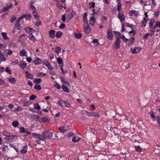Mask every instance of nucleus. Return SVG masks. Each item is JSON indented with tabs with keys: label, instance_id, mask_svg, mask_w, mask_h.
<instances>
[{
	"label": "nucleus",
	"instance_id": "1",
	"mask_svg": "<svg viewBox=\"0 0 160 160\" xmlns=\"http://www.w3.org/2000/svg\"><path fill=\"white\" fill-rule=\"evenodd\" d=\"M42 135L43 138L42 140L44 141L46 138H50L52 137V132L50 131L45 130L42 133Z\"/></svg>",
	"mask_w": 160,
	"mask_h": 160
},
{
	"label": "nucleus",
	"instance_id": "2",
	"mask_svg": "<svg viewBox=\"0 0 160 160\" xmlns=\"http://www.w3.org/2000/svg\"><path fill=\"white\" fill-rule=\"evenodd\" d=\"M17 138L16 136L13 135L12 134L8 137H5L4 138V140L9 142H12L14 141V140H16Z\"/></svg>",
	"mask_w": 160,
	"mask_h": 160
},
{
	"label": "nucleus",
	"instance_id": "3",
	"mask_svg": "<svg viewBox=\"0 0 160 160\" xmlns=\"http://www.w3.org/2000/svg\"><path fill=\"white\" fill-rule=\"evenodd\" d=\"M65 1L66 0H61L60 1H59L56 3V5L60 9L65 8Z\"/></svg>",
	"mask_w": 160,
	"mask_h": 160
},
{
	"label": "nucleus",
	"instance_id": "4",
	"mask_svg": "<svg viewBox=\"0 0 160 160\" xmlns=\"http://www.w3.org/2000/svg\"><path fill=\"white\" fill-rule=\"evenodd\" d=\"M107 38L110 40H111L113 38L112 31L110 29H108L107 31Z\"/></svg>",
	"mask_w": 160,
	"mask_h": 160
},
{
	"label": "nucleus",
	"instance_id": "5",
	"mask_svg": "<svg viewBox=\"0 0 160 160\" xmlns=\"http://www.w3.org/2000/svg\"><path fill=\"white\" fill-rule=\"evenodd\" d=\"M19 55L22 57H27V51L25 49H22L19 52Z\"/></svg>",
	"mask_w": 160,
	"mask_h": 160
},
{
	"label": "nucleus",
	"instance_id": "6",
	"mask_svg": "<svg viewBox=\"0 0 160 160\" xmlns=\"http://www.w3.org/2000/svg\"><path fill=\"white\" fill-rule=\"evenodd\" d=\"M145 17L144 18L143 21L142 22L141 24L142 26L144 27L146 26V24L148 21V16L146 12L145 13Z\"/></svg>",
	"mask_w": 160,
	"mask_h": 160
},
{
	"label": "nucleus",
	"instance_id": "7",
	"mask_svg": "<svg viewBox=\"0 0 160 160\" xmlns=\"http://www.w3.org/2000/svg\"><path fill=\"white\" fill-rule=\"evenodd\" d=\"M32 136L34 138L39 139L41 140H42L43 138L42 135H41L38 133H33L32 134Z\"/></svg>",
	"mask_w": 160,
	"mask_h": 160
},
{
	"label": "nucleus",
	"instance_id": "8",
	"mask_svg": "<svg viewBox=\"0 0 160 160\" xmlns=\"http://www.w3.org/2000/svg\"><path fill=\"white\" fill-rule=\"evenodd\" d=\"M142 48L140 47H137L134 49L131 48V52L133 54L137 53L139 52L141 50Z\"/></svg>",
	"mask_w": 160,
	"mask_h": 160
},
{
	"label": "nucleus",
	"instance_id": "9",
	"mask_svg": "<svg viewBox=\"0 0 160 160\" xmlns=\"http://www.w3.org/2000/svg\"><path fill=\"white\" fill-rule=\"evenodd\" d=\"M60 79L61 81L62 82V84H66L67 86H70V84L68 82V81L66 80L64 77H60Z\"/></svg>",
	"mask_w": 160,
	"mask_h": 160
},
{
	"label": "nucleus",
	"instance_id": "10",
	"mask_svg": "<svg viewBox=\"0 0 160 160\" xmlns=\"http://www.w3.org/2000/svg\"><path fill=\"white\" fill-rule=\"evenodd\" d=\"M33 62L36 65L40 64L42 63V60L40 58H36L33 61Z\"/></svg>",
	"mask_w": 160,
	"mask_h": 160
},
{
	"label": "nucleus",
	"instance_id": "11",
	"mask_svg": "<svg viewBox=\"0 0 160 160\" xmlns=\"http://www.w3.org/2000/svg\"><path fill=\"white\" fill-rule=\"evenodd\" d=\"M85 33L87 34L91 32V28H90L88 24L84 25L83 27Z\"/></svg>",
	"mask_w": 160,
	"mask_h": 160
},
{
	"label": "nucleus",
	"instance_id": "12",
	"mask_svg": "<svg viewBox=\"0 0 160 160\" xmlns=\"http://www.w3.org/2000/svg\"><path fill=\"white\" fill-rule=\"evenodd\" d=\"M87 114L86 115L88 116H98V117H100V115L97 113L95 112H86Z\"/></svg>",
	"mask_w": 160,
	"mask_h": 160
},
{
	"label": "nucleus",
	"instance_id": "13",
	"mask_svg": "<svg viewBox=\"0 0 160 160\" xmlns=\"http://www.w3.org/2000/svg\"><path fill=\"white\" fill-rule=\"evenodd\" d=\"M120 40L119 38H117L115 42V48L116 49H118L120 47Z\"/></svg>",
	"mask_w": 160,
	"mask_h": 160
},
{
	"label": "nucleus",
	"instance_id": "14",
	"mask_svg": "<svg viewBox=\"0 0 160 160\" xmlns=\"http://www.w3.org/2000/svg\"><path fill=\"white\" fill-rule=\"evenodd\" d=\"M24 30L28 33H30L32 32H34L35 30L33 29L32 28H29V27H27L24 29Z\"/></svg>",
	"mask_w": 160,
	"mask_h": 160
},
{
	"label": "nucleus",
	"instance_id": "15",
	"mask_svg": "<svg viewBox=\"0 0 160 160\" xmlns=\"http://www.w3.org/2000/svg\"><path fill=\"white\" fill-rule=\"evenodd\" d=\"M62 90L64 92L67 93H69L70 92V90L64 84H63L62 85Z\"/></svg>",
	"mask_w": 160,
	"mask_h": 160
},
{
	"label": "nucleus",
	"instance_id": "16",
	"mask_svg": "<svg viewBox=\"0 0 160 160\" xmlns=\"http://www.w3.org/2000/svg\"><path fill=\"white\" fill-rule=\"evenodd\" d=\"M28 147V146L27 145L23 146L20 152L23 153H26L27 152Z\"/></svg>",
	"mask_w": 160,
	"mask_h": 160
},
{
	"label": "nucleus",
	"instance_id": "17",
	"mask_svg": "<svg viewBox=\"0 0 160 160\" xmlns=\"http://www.w3.org/2000/svg\"><path fill=\"white\" fill-rule=\"evenodd\" d=\"M90 24L92 25H95L96 19L95 18L93 17L91 18L89 20Z\"/></svg>",
	"mask_w": 160,
	"mask_h": 160
},
{
	"label": "nucleus",
	"instance_id": "18",
	"mask_svg": "<svg viewBox=\"0 0 160 160\" xmlns=\"http://www.w3.org/2000/svg\"><path fill=\"white\" fill-rule=\"evenodd\" d=\"M25 73L26 74V77L27 78L32 79H33V76L30 73H29L28 71H25Z\"/></svg>",
	"mask_w": 160,
	"mask_h": 160
},
{
	"label": "nucleus",
	"instance_id": "19",
	"mask_svg": "<svg viewBox=\"0 0 160 160\" xmlns=\"http://www.w3.org/2000/svg\"><path fill=\"white\" fill-rule=\"evenodd\" d=\"M20 68L22 69H23L26 68L27 65V63L24 62H22L20 64H18Z\"/></svg>",
	"mask_w": 160,
	"mask_h": 160
},
{
	"label": "nucleus",
	"instance_id": "20",
	"mask_svg": "<svg viewBox=\"0 0 160 160\" xmlns=\"http://www.w3.org/2000/svg\"><path fill=\"white\" fill-rule=\"evenodd\" d=\"M55 31L54 30H50L49 32L50 37L52 38H53L55 36Z\"/></svg>",
	"mask_w": 160,
	"mask_h": 160
},
{
	"label": "nucleus",
	"instance_id": "21",
	"mask_svg": "<svg viewBox=\"0 0 160 160\" xmlns=\"http://www.w3.org/2000/svg\"><path fill=\"white\" fill-rule=\"evenodd\" d=\"M118 17L121 22H122L124 20V16L122 13H119Z\"/></svg>",
	"mask_w": 160,
	"mask_h": 160
},
{
	"label": "nucleus",
	"instance_id": "22",
	"mask_svg": "<svg viewBox=\"0 0 160 160\" xmlns=\"http://www.w3.org/2000/svg\"><path fill=\"white\" fill-rule=\"evenodd\" d=\"M81 139V138L77 136H74L72 138V141L75 142L76 143L79 141Z\"/></svg>",
	"mask_w": 160,
	"mask_h": 160
},
{
	"label": "nucleus",
	"instance_id": "23",
	"mask_svg": "<svg viewBox=\"0 0 160 160\" xmlns=\"http://www.w3.org/2000/svg\"><path fill=\"white\" fill-rule=\"evenodd\" d=\"M62 50L61 48L59 47H56L55 48V52L57 54H58L60 53Z\"/></svg>",
	"mask_w": 160,
	"mask_h": 160
},
{
	"label": "nucleus",
	"instance_id": "24",
	"mask_svg": "<svg viewBox=\"0 0 160 160\" xmlns=\"http://www.w3.org/2000/svg\"><path fill=\"white\" fill-rule=\"evenodd\" d=\"M12 134V133H10L6 130H4L2 132V135L5 136V137H8Z\"/></svg>",
	"mask_w": 160,
	"mask_h": 160
},
{
	"label": "nucleus",
	"instance_id": "25",
	"mask_svg": "<svg viewBox=\"0 0 160 160\" xmlns=\"http://www.w3.org/2000/svg\"><path fill=\"white\" fill-rule=\"evenodd\" d=\"M132 31H130L129 32V33H133V35H134L136 33V27L133 25V27L132 28H130Z\"/></svg>",
	"mask_w": 160,
	"mask_h": 160
},
{
	"label": "nucleus",
	"instance_id": "26",
	"mask_svg": "<svg viewBox=\"0 0 160 160\" xmlns=\"http://www.w3.org/2000/svg\"><path fill=\"white\" fill-rule=\"evenodd\" d=\"M66 128L62 126L59 128V130L61 132H64L66 131Z\"/></svg>",
	"mask_w": 160,
	"mask_h": 160
},
{
	"label": "nucleus",
	"instance_id": "27",
	"mask_svg": "<svg viewBox=\"0 0 160 160\" xmlns=\"http://www.w3.org/2000/svg\"><path fill=\"white\" fill-rule=\"evenodd\" d=\"M150 116L151 118H152V119L153 121H154L156 120V117H155L154 112L152 111L150 112Z\"/></svg>",
	"mask_w": 160,
	"mask_h": 160
},
{
	"label": "nucleus",
	"instance_id": "28",
	"mask_svg": "<svg viewBox=\"0 0 160 160\" xmlns=\"http://www.w3.org/2000/svg\"><path fill=\"white\" fill-rule=\"evenodd\" d=\"M54 87L58 89H60L61 88V86L57 82H55L53 85Z\"/></svg>",
	"mask_w": 160,
	"mask_h": 160
},
{
	"label": "nucleus",
	"instance_id": "29",
	"mask_svg": "<svg viewBox=\"0 0 160 160\" xmlns=\"http://www.w3.org/2000/svg\"><path fill=\"white\" fill-rule=\"evenodd\" d=\"M19 125L18 122L17 120L14 121L12 123V125L14 127H17Z\"/></svg>",
	"mask_w": 160,
	"mask_h": 160
},
{
	"label": "nucleus",
	"instance_id": "30",
	"mask_svg": "<svg viewBox=\"0 0 160 160\" xmlns=\"http://www.w3.org/2000/svg\"><path fill=\"white\" fill-rule=\"evenodd\" d=\"M74 36L77 38L79 39L82 37V35L80 33H74Z\"/></svg>",
	"mask_w": 160,
	"mask_h": 160
},
{
	"label": "nucleus",
	"instance_id": "31",
	"mask_svg": "<svg viewBox=\"0 0 160 160\" xmlns=\"http://www.w3.org/2000/svg\"><path fill=\"white\" fill-rule=\"evenodd\" d=\"M29 39L33 41H35L36 40V39L35 37L32 34H31L28 36Z\"/></svg>",
	"mask_w": 160,
	"mask_h": 160
},
{
	"label": "nucleus",
	"instance_id": "32",
	"mask_svg": "<svg viewBox=\"0 0 160 160\" xmlns=\"http://www.w3.org/2000/svg\"><path fill=\"white\" fill-rule=\"evenodd\" d=\"M7 79L11 83H13L14 82H16V80L14 78H8Z\"/></svg>",
	"mask_w": 160,
	"mask_h": 160
},
{
	"label": "nucleus",
	"instance_id": "33",
	"mask_svg": "<svg viewBox=\"0 0 160 160\" xmlns=\"http://www.w3.org/2000/svg\"><path fill=\"white\" fill-rule=\"evenodd\" d=\"M57 60L59 64L60 65H63L62 63V60L61 58L59 57L57 59Z\"/></svg>",
	"mask_w": 160,
	"mask_h": 160
},
{
	"label": "nucleus",
	"instance_id": "34",
	"mask_svg": "<svg viewBox=\"0 0 160 160\" xmlns=\"http://www.w3.org/2000/svg\"><path fill=\"white\" fill-rule=\"evenodd\" d=\"M155 22V20L153 19H151L149 22V27L150 28H152L153 26V24Z\"/></svg>",
	"mask_w": 160,
	"mask_h": 160
},
{
	"label": "nucleus",
	"instance_id": "35",
	"mask_svg": "<svg viewBox=\"0 0 160 160\" xmlns=\"http://www.w3.org/2000/svg\"><path fill=\"white\" fill-rule=\"evenodd\" d=\"M0 59L2 61H5L6 58L2 54L1 52L0 51Z\"/></svg>",
	"mask_w": 160,
	"mask_h": 160
},
{
	"label": "nucleus",
	"instance_id": "36",
	"mask_svg": "<svg viewBox=\"0 0 160 160\" xmlns=\"http://www.w3.org/2000/svg\"><path fill=\"white\" fill-rule=\"evenodd\" d=\"M62 35V33L60 31H58L57 32L56 34V37L57 38H60Z\"/></svg>",
	"mask_w": 160,
	"mask_h": 160
},
{
	"label": "nucleus",
	"instance_id": "37",
	"mask_svg": "<svg viewBox=\"0 0 160 160\" xmlns=\"http://www.w3.org/2000/svg\"><path fill=\"white\" fill-rule=\"evenodd\" d=\"M5 51L8 55H10L12 53V52L11 49L5 50Z\"/></svg>",
	"mask_w": 160,
	"mask_h": 160
},
{
	"label": "nucleus",
	"instance_id": "38",
	"mask_svg": "<svg viewBox=\"0 0 160 160\" xmlns=\"http://www.w3.org/2000/svg\"><path fill=\"white\" fill-rule=\"evenodd\" d=\"M1 34L3 38L5 40L8 39L9 38L7 36L5 32H2L1 33Z\"/></svg>",
	"mask_w": 160,
	"mask_h": 160
},
{
	"label": "nucleus",
	"instance_id": "39",
	"mask_svg": "<svg viewBox=\"0 0 160 160\" xmlns=\"http://www.w3.org/2000/svg\"><path fill=\"white\" fill-rule=\"evenodd\" d=\"M92 42L95 46H97L99 44L98 40L97 39H94L93 40Z\"/></svg>",
	"mask_w": 160,
	"mask_h": 160
},
{
	"label": "nucleus",
	"instance_id": "40",
	"mask_svg": "<svg viewBox=\"0 0 160 160\" xmlns=\"http://www.w3.org/2000/svg\"><path fill=\"white\" fill-rule=\"evenodd\" d=\"M36 75L37 77L45 76L47 75V74L43 72H39L37 73Z\"/></svg>",
	"mask_w": 160,
	"mask_h": 160
},
{
	"label": "nucleus",
	"instance_id": "41",
	"mask_svg": "<svg viewBox=\"0 0 160 160\" xmlns=\"http://www.w3.org/2000/svg\"><path fill=\"white\" fill-rule=\"evenodd\" d=\"M22 108L20 106H17L14 107V110L16 111H19L22 110Z\"/></svg>",
	"mask_w": 160,
	"mask_h": 160
},
{
	"label": "nucleus",
	"instance_id": "42",
	"mask_svg": "<svg viewBox=\"0 0 160 160\" xmlns=\"http://www.w3.org/2000/svg\"><path fill=\"white\" fill-rule=\"evenodd\" d=\"M154 27L156 28V27H158L159 29H157V31H159V30L160 29V22L157 21L156 22V25Z\"/></svg>",
	"mask_w": 160,
	"mask_h": 160
},
{
	"label": "nucleus",
	"instance_id": "43",
	"mask_svg": "<svg viewBox=\"0 0 160 160\" xmlns=\"http://www.w3.org/2000/svg\"><path fill=\"white\" fill-rule=\"evenodd\" d=\"M41 81V79L40 78L35 79L34 80V82L35 83H39Z\"/></svg>",
	"mask_w": 160,
	"mask_h": 160
},
{
	"label": "nucleus",
	"instance_id": "44",
	"mask_svg": "<svg viewBox=\"0 0 160 160\" xmlns=\"http://www.w3.org/2000/svg\"><path fill=\"white\" fill-rule=\"evenodd\" d=\"M64 104L66 107L69 108L70 106V104L68 101H64Z\"/></svg>",
	"mask_w": 160,
	"mask_h": 160
},
{
	"label": "nucleus",
	"instance_id": "45",
	"mask_svg": "<svg viewBox=\"0 0 160 160\" xmlns=\"http://www.w3.org/2000/svg\"><path fill=\"white\" fill-rule=\"evenodd\" d=\"M43 64H44L47 68H48V67H49V65H50L49 62L46 60L44 61L43 62Z\"/></svg>",
	"mask_w": 160,
	"mask_h": 160
},
{
	"label": "nucleus",
	"instance_id": "46",
	"mask_svg": "<svg viewBox=\"0 0 160 160\" xmlns=\"http://www.w3.org/2000/svg\"><path fill=\"white\" fill-rule=\"evenodd\" d=\"M33 14L34 16V18L35 19H37L38 18V13L35 11L33 12Z\"/></svg>",
	"mask_w": 160,
	"mask_h": 160
},
{
	"label": "nucleus",
	"instance_id": "47",
	"mask_svg": "<svg viewBox=\"0 0 160 160\" xmlns=\"http://www.w3.org/2000/svg\"><path fill=\"white\" fill-rule=\"evenodd\" d=\"M59 67L60 68V69L62 70V72L63 73H67V71L66 70H64L63 69V65H60Z\"/></svg>",
	"mask_w": 160,
	"mask_h": 160
},
{
	"label": "nucleus",
	"instance_id": "48",
	"mask_svg": "<svg viewBox=\"0 0 160 160\" xmlns=\"http://www.w3.org/2000/svg\"><path fill=\"white\" fill-rule=\"evenodd\" d=\"M31 104V102L30 101H28L24 102L23 103V106H28Z\"/></svg>",
	"mask_w": 160,
	"mask_h": 160
},
{
	"label": "nucleus",
	"instance_id": "49",
	"mask_svg": "<svg viewBox=\"0 0 160 160\" xmlns=\"http://www.w3.org/2000/svg\"><path fill=\"white\" fill-rule=\"evenodd\" d=\"M34 107L35 108L39 110L40 109V107L38 103H36L34 105Z\"/></svg>",
	"mask_w": 160,
	"mask_h": 160
},
{
	"label": "nucleus",
	"instance_id": "50",
	"mask_svg": "<svg viewBox=\"0 0 160 160\" xmlns=\"http://www.w3.org/2000/svg\"><path fill=\"white\" fill-rule=\"evenodd\" d=\"M19 132L20 133H24L26 132V130L24 128L21 127L19 128Z\"/></svg>",
	"mask_w": 160,
	"mask_h": 160
},
{
	"label": "nucleus",
	"instance_id": "51",
	"mask_svg": "<svg viewBox=\"0 0 160 160\" xmlns=\"http://www.w3.org/2000/svg\"><path fill=\"white\" fill-rule=\"evenodd\" d=\"M135 148L137 151L138 152L141 151L142 149L140 146H135Z\"/></svg>",
	"mask_w": 160,
	"mask_h": 160
},
{
	"label": "nucleus",
	"instance_id": "52",
	"mask_svg": "<svg viewBox=\"0 0 160 160\" xmlns=\"http://www.w3.org/2000/svg\"><path fill=\"white\" fill-rule=\"evenodd\" d=\"M57 103L61 106H62L64 104V101H58Z\"/></svg>",
	"mask_w": 160,
	"mask_h": 160
},
{
	"label": "nucleus",
	"instance_id": "53",
	"mask_svg": "<svg viewBox=\"0 0 160 160\" xmlns=\"http://www.w3.org/2000/svg\"><path fill=\"white\" fill-rule=\"evenodd\" d=\"M5 71L8 73H9L10 74H11L12 73V72L11 70L9 67H7L5 69Z\"/></svg>",
	"mask_w": 160,
	"mask_h": 160
},
{
	"label": "nucleus",
	"instance_id": "54",
	"mask_svg": "<svg viewBox=\"0 0 160 160\" xmlns=\"http://www.w3.org/2000/svg\"><path fill=\"white\" fill-rule=\"evenodd\" d=\"M9 7H8V6H7L6 7H3L2 9V11L3 12H4L6 11H7L8 10H9Z\"/></svg>",
	"mask_w": 160,
	"mask_h": 160
},
{
	"label": "nucleus",
	"instance_id": "55",
	"mask_svg": "<svg viewBox=\"0 0 160 160\" xmlns=\"http://www.w3.org/2000/svg\"><path fill=\"white\" fill-rule=\"evenodd\" d=\"M121 8V4L120 2H118V6L117 7V10L119 12H120V10Z\"/></svg>",
	"mask_w": 160,
	"mask_h": 160
},
{
	"label": "nucleus",
	"instance_id": "56",
	"mask_svg": "<svg viewBox=\"0 0 160 160\" xmlns=\"http://www.w3.org/2000/svg\"><path fill=\"white\" fill-rule=\"evenodd\" d=\"M2 110L3 111H2V112H5L7 111V109L5 108L4 107H0V111H1Z\"/></svg>",
	"mask_w": 160,
	"mask_h": 160
},
{
	"label": "nucleus",
	"instance_id": "57",
	"mask_svg": "<svg viewBox=\"0 0 160 160\" xmlns=\"http://www.w3.org/2000/svg\"><path fill=\"white\" fill-rule=\"evenodd\" d=\"M25 17V14H23L22 15L21 17H20L17 20V21L18 22H19L20 21H21L22 19H23Z\"/></svg>",
	"mask_w": 160,
	"mask_h": 160
},
{
	"label": "nucleus",
	"instance_id": "58",
	"mask_svg": "<svg viewBox=\"0 0 160 160\" xmlns=\"http://www.w3.org/2000/svg\"><path fill=\"white\" fill-rule=\"evenodd\" d=\"M18 23L19 22H18V23L15 24V27L18 30H20L21 28Z\"/></svg>",
	"mask_w": 160,
	"mask_h": 160
},
{
	"label": "nucleus",
	"instance_id": "59",
	"mask_svg": "<svg viewBox=\"0 0 160 160\" xmlns=\"http://www.w3.org/2000/svg\"><path fill=\"white\" fill-rule=\"evenodd\" d=\"M95 3L92 2H91L89 3V7L90 8L94 7Z\"/></svg>",
	"mask_w": 160,
	"mask_h": 160
},
{
	"label": "nucleus",
	"instance_id": "60",
	"mask_svg": "<svg viewBox=\"0 0 160 160\" xmlns=\"http://www.w3.org/2000/svg\"><path fill=\"white\" fill-rule=\"evenodd\" d=\"M35 88L38 90H39L41 89V87L40 85L36 84L35 86Z\"/></svg>",
	"mask_w": 160,
	"mask_h": 160
},
{
	"label": "nucleus",
	"instance_id": "61",
	"mask_svg": "<svg viewBox=\"0 0 160 160\" xmlns=\"http://www.w3.org/2000/svg\"><path fill=\"white\" fill-rule=\"evenodd\" d=\"M0 148H2V151H3L5 150L6 148H8V147L6 145H3L2 146V147H0Z\"/></svg>",
	"mask_w": 160,
	"mask_h": 160
},
{
	"label": "nucleus",
	"instance_id": "62",
	"mask_svg": "<svg viewBox=\"0 0 160 160\" xmlns=\"http://www.w3.org/2000/svg\"><path fill=\"white\" fill-rule=\"evenodd\" d=\"M141 102H140V104L141 105V107L142 106H144L146 105L147 104V103H144V101H140Z\"/></svg>",
	"mask_w": 160,
	"mask_h": 160
},
{
	"label": "nucleus",
	"instance_id": "63",
	"mask_svg": "<svg viewBox=\"0 0 160 160\" xmlns=\"http://www.w3.org/2000/svg\"><path fill=\"white\" fill-rule=\"evenodd\" d=\"M31 17V15L29 14H25V17L26 19H29Z\"/></svg>",
	"mask_w": 160,
	"mask_h": 160
},
{
	"label": "nucleus",
	"instance_id": "64",
	"mask_svg": "<svg viewBox=\"0 0 160 160\" xmlns=\"http://www.w3.org/2000/svg\"><path fill=\"white\" fill-rule=\"evenodd\" d=\"M121 38L124 41H126L128 39L126 38L124 35L122 34L120 36Z\"/></svg>",
	"mask_w": 160,
	"mask_h": 160
}]
</instances>
